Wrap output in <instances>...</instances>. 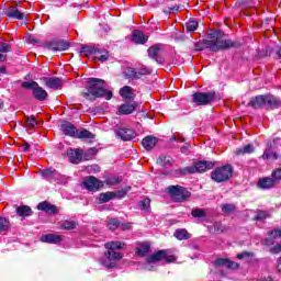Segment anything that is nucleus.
Segmentation results:
<instances>
[{
	"label": "nucleus",
	"instance_id": "1",
	"mask_svg": "<svg viewBox=\"0 0 281 281\" xmlns=\"http://www.w3.org/2000/svg\"><path fill=\"white\" fill-rule=\"evenodd\" d=\"M82 97L90 102L98 100V98H104L111 100L113 98V91L106 89V81L100 78H89L86 92H82Z\"/></svg>",
	"mask_w": 281,
	"mask_h": 281
},
{
	"label": "nucleus",
	"instance_id": "2",
	"mask_svg": "<svg viewBox=\"0 0 281 281\" xmlns=\"http://www.w3.org/2000/svg\"><path fill=\"white\" fill-rule=\"evenodd\" d=\"M162 260L168 263L176 262L177 257L169 255L166 249L158 250L146 258L144 263L145 271H157V267H159V262Z\"/></svg>",
	"mask_w": 281,
	"mask_h": 281
},
{
	"label": "nucleus",
	"instance_id": "3",
	"mask_svg": "<svg viewBox=\"0 0 281 281\" xmlns=\"http://www.w3.org/2000/svg\"><path fill=\"white\" fill-rule=\"evenodd\" d=\"M203 45L211 52H221V49L234 47V42L231 40H222L221 32L215 31L209 34V40H203Z\"/></svg>",
	"mask_w": 281,
	"mask_h": 281
},
{
	"label": "nucleus",
	"instance_id": "4",
	"mask_svg": "<svg viewBox=\"0 0 281 281\" xmlns=\"http://www.w3.org/2000/svg\"><path fill=\"white\" fill-rule=\"evenodd\" d=\"M124 258V255L117 251L108 250L104 255L99 259V262L102 267L106 269H115L117 267V262Z\"/></svg>",
	"mask_w": 281,
	"mask_h": 281
},
{
	"label": "nucleus",
	"instance_id": "5",
	"mask_svg": "<svg viewBox=\"0 0 281 281\" xmlns=\"http://www.w3.org/2000/svg\"><path fill=\"white\" fill-rule=\"evenodd\" d=\"M167 192H169L172 201L176 203H183V201H188L191 196L190 191L181 186H170L168 187Z\"/></svg>",
	"mask_w": 281,
	"mask_h": 281
},
{
	"label": "nucleus",
	"instance_id": "6",
	"mask_svg": "<svg viewBox=\"0 0 281 281\" xmlns=\"http://www.w3.org/2000/svg\"><path fill=\"white\" fill-rule=\"evenodd\" d=\"M233 172H234V169L229 165L218 167L211 172V179H213V181H215L216 183H223L229 180Z\"/></svg>",
	"mask_w": 281,
	"mask_h": 281
},
{
	"label": "nucleus",
	"instance_id": "7",
	"mask_svg": "<svg viewBox=\"0 0 281 281\" xmlns=\"http://www.w3.org/2000/svg\"><path fill=\"white\" fill-rule=\"evenodd\" d=\"M214 168V162L211 161H199L192 165L191 167H184L180 169L181 175H194L195 172H207Z\"/></svg>",
	"mask_w": 281,
	"mask_h": 281
},
{
	"label": "nucleus",
	"instance_id": "8",
	"mask_svg": "<svg viewBox=\"0 0 281 281\" xmlns=\"http://www.w3.org/2000/svg\"><path fill=\"white\" fill-rule=\"evenodd\" d=\"M42 177L50 183H67L68 178L60 175L56 169L47 168L41 171Z\"/></svg>",
	"mask_w": 281,
	"mask_h": 281
},
{
	"label": "nucleus",
	"instance_id": "9",
	"mask_svg": "<svg viewBox=\"0 0 281 281\" xmlns=\"http://www.w3.org/2000/svg\"><path fill=\"white\" fill-rule=\"evenodd\" d=\"M215 98L216 93L214 92H195L193 94V102L198 104V106H205L206 104H212Z\"/></svg>",
	"mask_w": 281,
	"mask_h": 281
},
{
	"label": "nucleus",
	"instance_id": "10",
	"mask_svg": "<svg viewBox=\"0 0 281 281\" xmlns=\"http://www.w3.org/2000/svg\"><path fill=\"white\" fill-rule=\"evenodd\" d=\"M103 186L104 183L93 176L87 177L83 180V188L90 192H98Z\"/></svg>",
	"mask_w": 281,
	"mask_h": 281
},
{
	"label": "nucleus",
	"instance_id": "11",
	"mask_svg": "<svg viewBox=\"0 0 281 281\" xmlns=\"http://www.w3.org/2000/svg\"><path fill=\"white\" fill-rule=\"evenodd\" d=\"M41 81L45 87H48V89H58L59 87H63V79L58 77H43L41 78Z\"/></svg>",
	"mask_w": 281,
	"mask_h": 281
},
{
	"label": "nucleus",
	"instance_id": "12",
	"mask_svg": "<svg viewBox=\"0 0 281 281\" xmlns=\"http://www.w3.org/2000/svg\"><path fill=\"white\" fill-rule=\"evenodd\" d=\"M116 137L122 139L123 142H131V139H135V131L131 128H120L115 131Z\"/></svg>",
	"mask_w": 281,
	"mask_h": 281
},
{
	"label": "nucleus",
	"instance_id": "13",
	"mask_svg": "<svg viewBox=\"0 0 281 281\" xmlns=\"http://www.w3.org/2000/svg\"><path fill=\"white\" fill-rule=\"evenodd\" d=\"M42 243H47L48 245H58L63 243V237L56 234H46L41 237Z\"/></svg>",
	"mask_w": 281,
	"mask_h": 281
},
{
	"label": "nucleus",
	"instance_id": "14",
	"mask_svg": "<svg viewBox=\"0 0 281 281\" xmlns=\"http://www.w3.org/2000/svg\"><path fill=\"white\" fill-rule=\"evenodd\" d=\"M67 157L70 164H79L82 161V151L80 149H68Z\"/></svg>",
	"mask_w": 281,
	"mask_h": 281
},
{
	"label": "nucleus",
	"instance_id": "15",
	"mask_svg": "<svg viewBox=\"0 0 281 281\" xmlns=\"http://www.w3.org/2000/svg\"><path fill=\"white\" fill-rule=\"evenodd\" d=\"M267 104V94L266 95H257L252 98L248 105L252 106V109H262Z\"/></svg>",
	"mask_w": 281,
	"mask_h": 281
},
{
	"label": "nucleus",
	"instance_id": "16",
	"mask_svg": "<svg viewBox=\"0 0 281 281\" xmlns=\"http://www.w3.org/2000/svg\"><path fill=\"white\" fill-rule=\"evenodd\" d=\"M215 267H224V269H238L240 265L229 260L220 258L214 262Z\"/></svg>",
	"mask_w": 281,
	"mask_h": 281
},
{
	"label": "nucleus",
	"instance_id": "17",
	"mask_svg": "<svg viewBox=\"0 0 281 281\" xmlns=\"http://www.w3.org/2000/svg\"><path fill=\"white\" fill-rule=\"evenodd\" d=\"M48 49L52 52H67V49H69V44L65 41H56L48 45Z\"/></svg>",
	"mask_w": 281,
	"mask_h": 281
},
{
	"label": "nucleus",
	"instance_id": "18",
	"mask_svg": "<svg viewBox=\"0 0 281 281\" xmlns=\"http://www.w3.org/2000/svg\"><path fill=\"white\" fill-rule=\"evenodd\" d=\"M10 19H18V21H23L25 19V13L19 11L16 7H10L4 12Z\"/></svg>",
	"mask_w": 281,
	"mask_h": 281
},
{
	"label": "nucleus",
	"instance_id": "19",
	"mask_svg": "<svg viewBox=\"0 0 281 281\" xmlns=\"http://www.w3.org/2000/svg\"><path fill=\"white\" fill-rule=\"evenodd\" d=\"M60 131L64 133V135H68L69 137H76L78 134V130L71 123L61 124Z\"/></svg>",
	"mask_w": 281,
	"mask_h": 281
},
{
	"label": "nucleus",
	"instance_id": "20",
	"mask_svg": "<svg viewBox=\"0 0 281 281\" xmlns=\"http://www.w3.org/2000/svg\"><path fill=\"white\" fill-rule=\"evenodd\" d=\"M33 98L38 100V102H44V100H47V91L37 83V87H35L33 90Z\"/></svg>",
	"mask_w": 281,
	"mask_h": 281
},
{
	"label": "nucleus",
	"instance_id": "21",
	"mask_svg": "<svg viewBox=\"0 0 281 281\" xmlns=\"http://www.w3.org/2000/svg\"><path fill=\"white\" fill-rule=\"evenodd\" d=\"M37 210H40L41 212H47L48 214H58V207L47 202H41L37 205Z\"/></svg>",
	"mask_w": 281,
	"mask_h": 281
},
{
	"label": "nucleus",
	"instance_id": "22",
	"mask_svg": "<svg viewBox=\"0 0 281 281\" xmlns=\"http://www.w3.org/2000/svg\"><path fill=\"white\" fill-rule=\"evenodd\" d=\"M109 50L97 48L94 50V60H99L100 63H106L109 60Z\"/></svg>",
	"mask_w": 281,
	"mask_h": 281
},
{
	"label": "nucleus",
	"instance_id": "23",
	"mask_svg": "<svg viewBox=\"0 0 281 281\" xmlns=\"http://www.w3.org/2000/svg\"><path fill=\"white\" fill-rule=\"evenodd\" d=\"M159 52H161L159 45H154L147 49L149 58H153L156 60V63H161V58H159Z\"/></svg>",
	"mask_w": 281,
	"mask_h": 281
},
{
	"label": "nucleus",
	"instance_id": "24",
	"mask_svg": "<svg viewBox=\"0 0 281 281\" xmlns=\"http://www.w3.org/2000/svg\"><path fill=\"white\" fill-rule=\"evenodd\" d=\"M276 180L273 178H263L260 179L258 182V187L261 188V190H269L276 186Z\"/></svg>",
	"mask_w": 281,
	"mask_h": 281
},
{
	"label": "nucleus",
	"instance_id": "25",
	"mask_svg": "<svg viewBox=\"0 0 281 281\" xmlns=\"http://www.w3.org/2000/svg\"><path fill=\"white\" fill-rule=\"evenodd\" d=\"M266 104H268L270 109H279V106H281V100L271 94H266Z\"/></svg>",
	"mask_w": 281,
	"mask_h": 281
},
{
	"label": "nucleus",
	"instance_id": "26",
	"mask_svg": "<svg viewBox=\"0 0 281 281\" xmlns=\"http://www.w3.org/2000/svg\"><path fill=\"white\" fill-rule=\"evenodd\" d=\"M105 249H108V251H115V249H124V247H126V244L124 241H110L104 244Z\"/></svg>",
	"mask_w": 281,
	"mask_h": 281
},
{
	"label": "nucleus",
	"instance_id": "27",
	"mask_svg": "<svg viewBox=\"0 0 281 281\" xmlns=\"http://www.w3.org/2000/svg\"><path fill=\"white\" fill-rule=\"evenodd\" d=\"M142 144L145 150H153V147L157 146V138L153 136H147L143 139Z\"/></svg>",
	"mask_w": 281,
	"mask_h": 281
},
{
	"label": "nucleus",
	"instance_id": "28",
	"mask_svg": "<svg viewBox=\"0 0 281 281\" xmlns=\"http://www.w3.org/2000/svg\"><path fill=\"white\" fill-rule=\"evenodd\" d=\"M256 150V148L254 147L252 144H248L244 147L237 148L235 151V155H251V153H254Z\"/></svg>",
	"mask_w": 281,
	"mask_h": 281
},
{
	"label": "nucleus",
	"instance_id": "29",
	"mask_svg": "<svg viewBox=\"0 0 281 281\" xmlns=\"http://www.w3.org/2000/svg\"><path fill=\"white\" fill-rule=\"evenodd\" d=\"M76 139H95V134L89 132L88 130L77 131Z\"/></svg>",
	"mask_w": 281,
	"mask_h": 281
},
{
	"label": "nucleus",
	"instance_id": "30",
	"mask_svg": "<svg viewBox=\"0 0 281 281\" xmlns=\"http://www.w3.org/2000/svg\"><path fill=\"white\" fill-rule=\"evenodd\" d=\"M135 111V105L133 104H122L119 108V115H131Z\"/></svg>",
	"mask_w": 281,
	"mask_h": 281
},
{
	"label": "nucleus",
	"instance_id": "31",
	"mask_svg": "<svg viewBox=\"0 0 281 281\" xmlns=\"http://www.w3.org/2000/svg\"><path fill=\"white\" fill-rule=\"evenodd\" d=\"M172 157L170 156H160L157 160V164L164 168H170V166H172Z\"/></svg>",
	"mask_w": 281,
	"mask_h": 281
},
{
	"label": "nucleus",
	"instance_id": "32",
	"mask_svg": "<svg viewBox=\"0 0 281 281\" xmlns=\"http://www.w3.org/2000/svg\"><path fill=\"white\" fill-rule=\"evenodd\" d=\"M272 238H281V229H273L268 234V238L265 240V245H273Z\"/></svg>",
	"mask_w": 281,
	"mask_h": 281
},
{
	"label": "nucleus",
	"instance_id": "33",
	"mask_svg": "<svg viewBox=\"0 0 281 281\" xmlns=\"http://www.w3.org/2000/svg\"><path fill=\"white\" fill-rule=\"evenodd\" d=\"M16 214L25 218V216H32V209L27 205H23L16 209Z\"/></svg>",
	"mask_w": 281,
	"mask_h": 281
},
{
	"label": "nucleus",
	"instance_id": "34",
	"mask_svg": "<svg viewBox=\"0 0 281 281\" xmlns=\"http://www.w3.org/2000/svg\"><path fill=\"white\" fill-rule=\"evenodd\" d=\"M116 194L113 192H105L99 195V203H109V201H113Z\"/></svg>",
	"mask_w": 281,
	"mask_h": 281
},
{
	"label": "nucleus",
	"instance_id": "35",
	"mask_svg": "<svg viewBox=\"0 0 281 281\" xmlns=\"http://www.w3.org/2000/svg\"><path fill=\"white\" fill-rule=\"evenodd\" d=\"M131 41L134 45H142V31L134 30L131 35Z\"/></svg>",
	"mask_w": 281,
	"mask_h": 281
},
{
	"label": "nucleus",
	"instance_id": "36",
	"mask_svg": "<svg viewBox=\"0 0 281 281\" xmlns=\"http://www.w3.org/2000/svg\"><path fill=\"white\" fill-rule=\"evenodd\" d=\"M173 236L178 239V240H188V238H190V233H188V231L186 229H177L173 233Z\"/></svg>",
	"mask_w": 281,
	"mask_h": 281
},
{
	"label": "nucleus",
	"instance_id": "37",
	"mask_svg": "<svg viewBox=\"0 0 281 281\" xmlns=\"http://www.w3.org/2000/svg\"><path fill=\"white\" fill-rule=\"evenodd\" d=\"M121 98H124V100H131L133 98V90L131 87L125 86L120 90Z\"/></svg>",
	"mask_w": 281,
	"mask_h": 281
},
{
	"label": "nucleus",
	"instance_id": "38",
	"mask_svg": "<svg viewBox=\"0 0 281 281\" xmlns=\"http://www.w3.org/2000/svg\"><path fill=\"white\" fill-rule=\"evenodd\" d=\"M95 49H98V47H93V46H83V47H81V49H80V54H85V56H94Z\"/></svg>",
	"mask_w": 281,
	"mask_h": 281
},
{
	"label": "nucleus",
	"instance_id": "39",
	"mask_svg": "<svg viewBox=\"0 0 281 281\" xmlns=\"http://www.w3.org/2000/svg\"><path fill=\"white\" fill-rule=\"evenodd\" d=\"M38 126V122L34 115L26 117V127L27 128H36Z\"/></svg>",
	"mask_w": 281,
	"mask_h": 281
},
{
	"label": "nucleus",
	"instance_id": "40",
	"mask_svg": "<svg viewBox=\"0 0 281 281\" xmlns=\"http://www.w3.org/2000/svg\"><path fill=\"white\" fill-rule=\"evenodd\" d=\"M199 27V22L196 20H189V22L187 23V31L188 32H195V30H198Z\"/></svg>",
	"mask_w": 281,
	"mask_h": 281
},
{
	"label": "nucleus",
	"instance_id": "41",
	"mask_svg": "<svg viewBox=\"0 0 281 281\" xmlns=\"http://www.w3.org/2000/svg\"><path fill=\"white\" fill-rule=\"evenodd\" d=\"M10 229V221L5 217H0V232H8Z\"/></svg>",
	"mask_w": 281,
	"mask_h": 281
},
{
	"label": "nucleus",
	"instance_id": "42",
	"mask_svg": "<svg viewBox=\"0 0 281 281\" xmlns=\"http://www.w3.org/2000/svg\"><path fill=\"white\" fill-rule=\"evenodd\" d=\"M60 229H76V222L64 221L60 225Z\"/></svg>",
	"mask_w": 281,
	"mask_h": 281
},
{
	"label": "nucleus",
	"instance_id": "43",
	"mask_svg": "<svg viewBox=\"0 0 281 281\" xmlns=\"http://www.w3.org/2000/svg\"><path fill=\"white\" fill-rule=\"evenodd\" d=\"M120 226V220L117 218H111L108 222V227L111 229V232H115V228Z\"/></svg>",
	"mask_w": 281,
	"mask_h": 281
},
{
	"label": "nucleus",
	"instance_id": "44",
	"mask_svg": "<svg viewBox=\"0 0 281 281\" xmlns=\"http://www.w3.org/2000/svg\"><path fill=\"white\" fill-rule=\"evenodd\" d=\"M191 216H193L194 218H204L205 211L201 209L192 210Z\"/></svg>",
	"mask_w": 281,
	"mask_h": 281
},
{
	"label": "nucleus",
	"instance_id": "45",
	"mask_svg": "<svg viewBox=\"0 0 281 281\" xmlns=\"http://www.w3.org/2000/svg\"><path fill=\"white\" fill-rule=\"evenodd\" d=\"M142 211L143 212H150V199H148V198L143 199Z\"/></svg>",
	"mask_w": 281,
	"mask_h": 281
},
{
	"label": "nucleus",
	"instance_id": "46",
	"mask_svg": "<svg viewBox=\"0 0 281 281\" xmlns=\"http://www.w3.org/2000/svg\"><path fill=\"white\" fill-rule=\"evenodd\" d=\"M124 74H125V78H130V79L137 78V71H135L134 68H126Z\"/></svg>",
	"mask_w": 281,
	"mask_h": 281
},
{
	"label": "nucleus",
	"instance_id": "47",
	"mask_svg": "<svg viewBox=\"0 0 281 281\" xmlns=\"http://www.w3.org/2000/svg\"><path fill=\"white\" fill-rule=\"evenodd\" d=\"M105 183L106 186H117V183H120V180L117 179V177L109 176L108 178H105Z\"/></svg>",
	"mask_w": 281,
	"mask_h": 281
},
{
	"label": "nucleus",
	"instance_id": "48",
	"mask_svg": "<svg viewBox=\"0 0 281 281\" xmlns=\"http://www.w3.org/2000/svg\"><path fill=\"white\" fill-rule=\"evenodd\" d=\"M37 85H38V82H36V81H31V82L24 81L22 83V87H23V89H32V91H34V89H36Z\"/></svg>",
	"mask_w": 281,
	"mask_h": 281
},
{
	"label": "nucleus",
	"instance_id": "49",
	"mask_svg": "<svg viewBox=\"0 0 281 281\" xmlns=\"http://www.w3.org/2000/svg\"><path fill=\"white\" fill-rule=\"evenodd\" d=\"M272 180L277 183H280L281 181V168L277 169L272 172Z\"/></svg>",
	"mask_w": 281,
	"mask_h": 281
},
{
	"label": "nucleus",
	"instance_id": "50",
	"mask_svg": "<svg viewBox=\"0 0 281 281\" xmlns=\"http://www.w3.org/2000/svg\"><path fill=\"white\" fill-rule=\"evenodd\" d=\"M261 159H278V154L273 151H265L263 155L261 156Z\"/></svg>",
	"mask_w": 281,
	"mask_h": 281
},
{
	"label": "nucleus",
	"instance_id": "51",
	"mask_svg": "<svg viewBox=\"0 0 281 281\" xmlns=\"http://www.w3.org/2000/svg\"><path fill=\"white\" fill-rule=\"evenodd\" d=\"M0 52L1 54H8V52H10V44L0 43Z\"/></svg>",
	"mask_w": 281,
	"mask_h": 281
},
{
	"label": "nucleus",
	"instance_id": "52",
	"mask_svg": "<svg viewBox=\"0 0 281 281\" xmlns=\"http://www.w3.org/2000/svg\"><path fill=\"white\" fill-rule=\"evenodd\" d=\"M265 218H267V212L265 211H259L255 216V221H265Z\"/></svg>",
	"mask_w": 281,
	"mask_h": 281
},
{
	"label": "nucleus",
	"instance_id": "53",
	"mask_svg": "<svg viewBox=\"0 0 281 281\" xmlns=\"http://www.w3.org/2000/svg\"><path fill=\"white\" fill-rule=\"evenodd\" d=\"M234 204H224L222 206V212H226L227 214H229V212H234Z\"/></svg>",
	"mask_w": 281,
	"mask_h": 281
},
{
	"label": "nucleus",
	"instance_id": "54",
	"mask_svg": "<svg viewBox=\"0 0 281 281\" xmlns=\"http://www.w3.org/2000/svg\"><path fill=\"white\" fill-rule=\"evenodd\" d=\"M148 251H150V244L148 241H144L142 244V254L144 256V254H148Z\"/></svg>",
	"mask_w": 281,
	"mask_h": 281
},
{
	"label": "nucleus",
	"instance_id": "55",
	"mask_svg": "<svg viewBox=\"0 0 281 281\" xmlns=\"http://www.w3.org/2000/svg\"><path fill=\"white\" fill-rule=\"evenodd\" d=\"M213 228H214V229L211 228V232H212L213 234H220V232H223V227H222L221 224H218V223H215V224L213 225Z\"/></svg>",
	"mask_w": 281,
	"mask_h": 281
},
{
	"label": "nucleus",
	"instance_id": "56",
	"mask_svg": "<svg viewBox=\"0 0 281 281\" xmlns=\"http://www.w3.org/2000/svg\"><path fill=\"white\" fill-rule=\"evenodd\" d=\"M150 74H153V70L146 66H143L142 76H150Z\"/></svg>",
	"mask_w": 281,
	"mask_h": 281
},
{
	"label": "nucleus",
	"instance_id": "57",
	"mask_svg": "<svg viewBox=\"0 0 281 281\" xmlns=\"http://www.w3.org/2000/svg\"><path fill=\"white\" fill-rule=\"evenodd\" d=\"M249 256H254L251 252H241L237 255L238 260H243V258H249Z\"/></svg>",
	"mask_w": 281,
	"mask_h": 281
},
{
	"label": "nucleus",
	"instance_id": "58",
	"mask_svg": "<svg viewBox=\"0 0 281 281\" xmlns=\"http://www.w3.org/2000/svg\"><path fill=\"white\" fill-rule=\"evenodd\" d=\"M272 254H280L281 252V244H277L274 247L271 248Z\"/></svg>",
	"mask_w": 281,
	"mask_h": 281
},
{
	"label": "nucleus",
	"instance_id": "59",
	"mask_svg": "<svg viewBox=\"0 0 281 281\" xmlns=\"http://www.w3.org/2000/svg\"><path fill=\"white\" fill-rule=\"evenodd\" d=\"M90 172H100V167L98 165H93L90 167Z\"/></svg>",
	"mask_w": 281,
	"mask_h": 281
},
{
	"label": "nucleus",
	"instance_id": "60",
	"mask_svg": "<svg viewBox=\"0 0 281 281\" xmlns=\"http://www.w3.org/2000/svg\"><path fill=\"white\" fill-rule=\"evenodd\" d=\"M136 255L142 256V244L139 243H137V246H136Z\"/></svg>",
	"mask_w": 281,
	"mask_h": 281
},
{
	"label": "nucleus",
	"instance_id": "61",
	"mask_svg": "<svg viewBox=\"0 0 281 281\" xmlns=\"http://www.w3.org/2000/svg\"><path fill=\"white\" fill-rule=\"evenodd\" d=\"M8 60V55L0 53V63H5Z\"/></svg>",
	"mask_w": 281,
	"mask_h": 281
},
{
	"label": "nucleus",
	"instance_id": "62",
	"mask_svg": "<svg viewBox=\"0 0 281 281\" xmlns=\"http://www.w3.org/2000/svg\"><path fill=\"white\" fill-rule=\"evenodd\" d=\"M145 43H148V35L142 36V45H144Z\"/></svg>",
	"mask_w": 281,
	"mask_h": 281
},
{
	"label": "nucleus",
	"instance_id": "63",
	"mask_svg": "<svg viewBox=\"0 0 281 281\" xmlns=\"http://www.w3.org/2000/svg\"><path fill=\"white\" fill-rule=\"evenodd\" d=\"M121 228H123V229H131V224H128V223L122 224Z\"/></svg>",
	"mask_w": 281,
	"mask_h": 281
},
{
	"label": "nucleus",
	"instance_id": "64",
	"mask_svg": "<svg viewBox=\"0 0 281 281\" xmlns=\"http://www.w3.org/2000/svg\"><path fill=\"white\" fill-rule=\"evenodd\" d=\"M276 54L279 56V58H281V46L276 48Z\"/></svg>",
	"mask_w": 281,
	"mask_h": 281
}]
</instances>
